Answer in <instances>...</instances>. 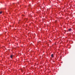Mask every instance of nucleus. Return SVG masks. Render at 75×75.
Listing matches in <instances>:
<instances>
[{
  "label": "nucleus",
  "mask_w": 75,
  "mask_h": 75,
  "mask_svg": "<svg viewBox=\"0 0 75 75\" xmlns=\"http://www.w3.org/2000/svg\"><path fill=\"white\" fill-rule=\"evenodd\" d=\"M69 31H72V29H69Z\"/></svg>",
  "instance_id": "nucleus-1"
},
{
  "label": "nucleus",
  "mask_w": 75,
  "mask_h": 75,
  "mask_svg": "<svg viewBox=\"0 0 75 75\" xmlns=\"http://www.w3.org/2000/svg\"><path fill=\"white\" fill-rule=\"evenodd\" d=\"M53 56H54V54H52L51 55V57H52V58H53Z\"/></svg>",
  "instance_id": "nucleus-2"
},
{
  "label": "nucleus",
  "mask_w": 75,
  "mask_h": 75,
  "mask_svg": "<svg viewBox=\"0 0 75 75\" xmlns=\"http://www.w3.org/2000/svg\"><path fill=\"white\" fill-rule=\"evenodd\" d=\"M10 57H11V58H13V55H11Z\"/></svg>",
  "instance_id": "nucleus-3"
},
{
  "label": "nucleus",
  "mask_w": 75,
  "mask_h": 75,
  "mask_svg": "<svg viewBox=\"0 0 75 75\" xmlns=\"http://www.w3.org/2000/svg\"><path fill=\"white\" fill-rule=\"evenodd\" d=\"M2 12H0V14H1Z\"/></svg>",
  "instance_id": "nucleus-4"
},
{
  "label": "nucleus",
  "mask_w": 75,
  "mask_h": 75,
  "mask_svg": "<svg viewBox=\"0 0 75 75\" xmlns=\"http://www.w3.org/2000/svg\"><path fill=\"white\" fill-rule=\"evenodd\" d=\"M23 16H24V15H23Z\"/></svg>",
  "instance_id": "nucleus-5"
},
{
  "label": "nucleus",
  "mask_w": 75,
  "mask_h": 75,
  "mask_svg": "<svg viewBox=\"0 0 75 75\" xmlns=\"http://www.w3.org/2000/svg\"><path fill=\"white\" fill-rule=\"evenodd\" d=\"M56 21V22H57V21Z\"/></svg>",
  "instance_id": "nucleus-6"
}]
</instances>
